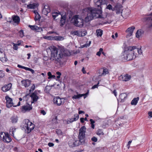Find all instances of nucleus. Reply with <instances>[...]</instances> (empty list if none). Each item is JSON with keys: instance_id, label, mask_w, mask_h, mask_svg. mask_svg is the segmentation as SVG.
I'll return each mask as SVG.
<instances>
[{"instance_id": "f257e3e1", "label": "nucleus", "mask_w": 152, "mask_h": 152, "mask_svg": "<svg viewBox=\"0 0 152 152\" xmlns=\"http://www.w3.org/2000/svg\"><path fill=\"white\" fill-rule=\"evenodd\" d=\"M96 6L99 8L98 9L93 7L86 8L83 9L81 13L82 17L85 18V21L88 22L93 20L94 18H102V0H94Z\"/></svg>"}, {"instance_id": "f03ea898", "label": "nucleus", "mask_w": 152, "mask_h": 152, "mask_svg": "<svg viewBox=\"0 0 152 152\" xmlns=\"http://www.w3.org/2000/svg\"><path fill=\"white\" fill-rule=\"evenodd\" d=\"M51 51V56L50 59L51 61H54L56 62H60L65 54V51L58 49L54 46L50 47Z\"/></svg>"}, {"instance_id": "7ed1b4c3", "label": "nucleus", "mask_w": 152, "mask_h": 152, "mask_svg": "<svg viewBox=\"0 0 152 152\" xmlns=\"http://www.w3.org/2000/svg\"><path fill=\"white\" fill-rule=\"evenodd\" d=\"M137 54V53H134L132 46H128L124 51L123 58L127 61H130L135 59Z\"/></svg>"}, {"instance_id": "20e7f679", "label": "nucleus", "mask_w": 152, "mask_h": 152, "mask_svg": "<svg viewBox=\"0 0 152 152\" xmlns=\"http://www.w3.org/2000/svg\"><path fill=\"white\" fill-rule=\"evenodd\" d=\"M24 125L23 128L26 133H29L34 128V125L29 121L28 119H26L24 121Z\"/></svg>"}, {"instance_id": "39448f33", "label": "nucleus", "mask_w": 152, "mask_h": 152, "mask_svg": "<svg viewBox=\"0 0 152 152\" xmlns=\"http://www.w3.org/2000/svg\"><path fill=\"white\" fill-rule=\"evenodd\" d=\"M72 21L76 26L82 27L83 26V19L78 15L74 16L72 19Z\"/></svg>"}, {"instance_id": "423d86ee", "label": "nucleus", "mask_w": 152, "mask_h": 152, "mask_svg": "<svg viewBox=\"0 0 152 152\" xmlns=\"http://www.w3.org/2000/svg\"><path fill=\"white\" fill-rule=\"evenodd\" d=\"M86 130V128L84 126L82 127L79 129L78 138L80 142V144H83L85 142Z\"/></svg>"}, {"instance_id": "0eeeda50", "label": "nucleus", "mask_w": 152, "mask_h": 152, "mask_svg": "<svg viewBox=\"0 0 152 152\" xmlns=\"http://www.w3.org/2000/svg\"><path fill=\"white\" fill-rule=\"evenodd\" d=\"M5 98L6 100V106L7 107L10 108L12 106L14 107H16V106H14L12 99L11 98L8 96H6Z\"/></svg>"}, {"instance_id": "6e6552de", "label": "nucleus", "mask_w": 152, "mask_h": 152, "mask_svg": "<svg viewBox=\"0 0 152 152\" xmlns=\"http://www.w3.org/2000/svg\"><path fill=\"white\" fill-rule=\"evenodd\" d=\"M4 134L5 135L3 136V141L6 142L8 143L11 142L12 140L10 137V135L8 133H6L4 132H1L0 133V137H1V135H2L3 134Z\"/></svg>"}, {"instance_id": "1a4fd4ad", "label": "nucleus", "mask_w": 152, "mask_h": 152, "mask_svg": "<svg viewBox=\"0 0 152 152\" xmlns=\"http://www.w3.org/2000/svg\"><path fill=\"white\" fill-rule=\"evenodd\" d=\"M134 29L135 27L134 26H132V27L128 28L126 31V33H127L126 37L128 38L132 35L133 33L134 30Z\"/></svg>"}, {"instance_id": "9d476101", "label": "nucleus", "mask_w": 152, "mask_h": 152, "mask_svg": "<svg viewBox=\"0 0 152 152\" xmlns=\"http://www.w3.org/2000/svg\"><path fill=\"white\" fill-rule=\"evenodd\" d=\"M52 15L54 20H57L62 15L60 12L57 10L54 11L52 12Z\"/></svg>"}, {"instance_id": "9b49d317", "label": "nucleus", "mask_w": 152, "mask_h": 152, "mask_svg": "<svg viewBox=\"0 0 152 152\" xmlns=\"http://www.w3.org/2000/svg\"><path fill=\"white\" fill-rule=\"evenodd\" d=\"M77 117V118H69L67 120H63V123L65 124H68L70 123L71 122H72L74 121H76L79 118V115H76Z\"/></svg>"}, {"instance_id": "f8f14e48", "label": "nucleus", "mask_w": 152, "mask_h": 152, "mask_svg": "<svg viewBox=\"0 0 152 152\" xmlns=\"http://www.w3.org/2000/svg\"><path fill=\"white\" fill-rule=\"evenodd\" d=\"M38 92L39 93L40 91H35L31 95V97L33 101L32 103H34L35 102H36L39 98L38 95Z\"/></svg>"}, {"instance_id": "ddd939ff", "label": "nucleus", "mask_w": 152, "mask_h": 152, "mask_svg": "<svg viewBox=\"0 0 152 152\" xmlns=\"http://www.w3.org/2000/svg\"><path fill=\"white\" fill-rule=\"evenodd\" d=\"M131 76L128 75L126 74L121 75L120 76L119 79L121 80L125 81H127L130 79Z\"/></svg>"}, {"instance_id": "4468645a", "label": "nucleus", "mask_w": 152, "mask_h": 152, "mask_svg": "<svg viewBox=\"0 0 152 152\" xmlns=\"http://www.w3.org/2000/svg\"><path fill=\"white\" fill-rule=\"evenodd\" d=\"M32 109V107L29 105H27L22 106L21 111L23 113L28 112Z\"/></svg>"}, {"instance_id": "2eb2a0df", "label": "nucleus", "mask_w": 152, "mask_h": 152, "mask_svg": "<svg viewBox=\"0 0 152 152\" xmlns=\"http://www.w3.org/2000/svg\"><path fill=\"white\" fill-rule=\"evenodd\" d=\"M62 99H61L59 97H57L54 98L53 99V101L54 104L59 106L62 104Z\"/></svg>"}, {"instance_id": "dca6fc26", "label": "nucleus", "mask_w": 152, "mask_h": 152, "mask_svg": "<svg viewBox=\"0 0 152 152\" xmlns=\"http://www.w3.org/2000/svg\"><path fill=\"white\" fill-rule=\"evenodd\" d=\"M21 83L22 86L27 87L30 86L31 81L28 79L23 80L21 81Z\"/></svg>"}, {"instance_id": "f3484780", "label": "nucleus", "mask_w": 152, "mask_h": 152, "mask_svg": "<svg viewBox=\"0 0 152 152\" xmlns=\"http://www.w3.org/2000/svg\"><path fill=\"white\" fill-rule=\"evenodd\" d=\"M115 10L116 11V13L117 14L122 13V6L120 4H117L115 7Z\"/></svg>"}, {"instance_id": "a211bd4d", "label": "nucleus", "mask_w": 152, "mask_h": 152, "mask_svg": "<svg viewBox=\"0 0 152 152\" xmlns=\"http://www.w3.org/2000/svg\"><path fill=\"white\" fill-rule=\"evenodd\" d=\"M50 11V7L48 5H45L42 10V13L45 15H47Z\"/></svg>"}, {"instance_id": "6ab92c4d", "label": "nucleus", "mask_w": 152, "mask_h": 152, "mask_svg": "<svg viewBox=\"0 0 152 152\" xmlns=\"http://www.w3.org/2000/svg\"><path fill=\"white\" fill-rule=\"evenodd\" d=\"M12 84L11 83L8 84V85H5L4 86L2 87V90L4 92H6L10 89Z\"/></svg>"}, {"instance_id": "aec40b11", "label": "nucleus", "mask_w": 152, "mask_h": 152, "mask_svg": "<svg viewBox=\"0 0 152 152\" xmlns=\"http://www.w3.org/2000/svg\"><path fill=\"white\" fill-rule=\"evenodd\" d=\"M88 94V92H87V93H86V94H78L77 95H74L73 97V99H79L81 97H82V96H84V98H85L87 96Z\"/></svg>"}, {"instance_id": "412c9836", "label": "nucleus", "mask_w": 152, "mask_h": 152, "mask_svg": "<svg viewBox=\"0 0 152 152\" xmlns=\"http://www.w3.org/2000/svg\"><path fill=\"white\" fill-rule=\"evenodd\" d=\"M28 26L32 30H35L37 31H42V29L41 27H39L36 26L29 25Z\"/></svg>"}, {"instance_id": "4be33fe9", "label": "nucleus", "mask_w": 152, "mask_h": 152, "mask_svg": "<svg viewBox=\"0 0 152 152\" xmlns=\"http://www.w3.org/2000/svg\"><path fill=\"white\" fill-rule=\"evenodd\" d=\"M60 18H61L60 21V26H62L64 24L66 20V17L65 15H62Z\"/></svg>"}, {"instance_id": "5701e85b", "label": "nucleus", "mask_w": 152, "mask_h": 152, "mask_svg": "<svg viewBox=\"0 0 152 152\" xmlns=\"http://www.w3.org/2000/svg\"><path fill=\"white\" fill-rule=\"evenodd\" d=\"M71 141H70L69 143V145L71 147H73L75 146H78L80 144V140H75L74 139V144H72L71 143Z\"/></svg>"}, {"instance_id": "b1692460", "label": "nucleus", "mask_w": 152, "mask_h": 152, "mask_svg": "<svg viewBox=\"0 0 152 152\" xmlns=\"http://www.w3.org/2000/svg\"><path fill=\"white\" fill-rule=\"evenodd\" d=\"M38 4L36 3H33L32 4H29L27 6V7L29 9H35L37 7Z\"/></svg>"}, {"instance_id": "393cba45", "label": "nucleus", "mask_w": 152, "mask_h": 152, "mask_svg": "<svg viewBox=\"0 0 152 152\" xmlns=\"http://www.w3.org/2000/svg\"><path fill=\"white\" fill-rule=\"evenodd\" d=\"M132 48H133V50L135 53H137L136 52H137L138 53L141 55L142 53V51L141 48H137L135 46H132Z\"/></svg>"}, {"instance_id": "a878e982", "label": "nucleus", "mask_w": 152, "mask_h": 152, "mask_svg": "<svg viewBox=\"0 0 152 152\" xmlns=\"http://www.w3.org/2000/svg\"><path fill=\"white\" fill-rule=\"evenodd\" d=\"M139 100V97L134 98L131 102V104L132 105H136L137 104Z\"/></svg>"}, {"instance_id": "bb28decb", "label": "nucleus", "mask_w": 152, "mask_h": 152, "mask_svg": "<svg viewBox=\"0 0 152 152\" xmlns=\"http://www.w3.org/2000/svg\"><path fill=\"white\" fill-rule=\"evenodd\" d=\"M13 21L18 24L19 22L20 19L19 17L17 16H15L12 17Z\"/></svg>"}, {"instance_id": "cd10ccee", "label": "nucleus", "mask_w": 152, "mask_h": 152, "mask_svg": "<svg viewBox=\"0 0 152 152\" xmlns=\"http://www.w3.org/2000/svg\"><path fill=\"white\" fill-rule=\"evenodd\" d=\"M127 97V94L125 93H123L121 94L119 96V99H121V101L122 102H124V99Z\"/></svg>"}, {"instance_id": "c85d7f7f", "label": "nucleus", "mask_w": 152, "mask_h": 152, "mask_svg": "<svg viewBox=\"0 0 152 152\" xmlns=\"http://www.w3.org/2000/svg\"><path fill=\"white\" fill-rule=\"evenodd\" d=\"M143 31L141 29H139L137 31L136 34V36L137 38H139L143 34Z\"/></svg>"}, {"instance_id": "c756f323", "label": "nucleus", "mask_w": 152, "mask_h": 152, "mask_svg": "<svg viewBox=\"0 0 152 152\" xmlns=\"http://www.w3.org/2000/svg\"><path fill=\"white\" fill-rule=\"evenodd\" d=\"M11 122L13 123H15L17 122L18 120V117L17 116H13L11 118Z\"/></svg>"}, {"instance_id": "7c9ffc66", "label": "nucleus", "mask_w": 152, "mask_h": 152, "mask_svg": "<svg viewBox=\"0 0 152 152\" xmlns=\"http://www.w3.org/2000/svg\"><path fill=\"white\" fill-rule=\"evenodd\" d=\"M34 13L35 15V18H34L35 20V21H37L39 20L41 18L39 14L37 12L35 11H34Z\"/></svg>"}, {"instance_id": "2f4dec72", "label": "nucleus", "mask_w": 152, "mask_h": 152, "mask_svg": "<svg viewBox=\"0 0 152 152\" xmlns=\"http://www.w3.org/2000/svg\"><path fill=\"white\" fill-rule=\"evenodd\" d=\"M0 59L3 62H5L7 60V59L5 55H4V56H0Z\"/></svg>"}, {"instance_id": "473e14b6", "label": "nucleus", "mask_w": 152, "mask_h": 152, "mask_svg": "<svg viewBox=\"0 0 152 152\" xmlns=\"http://www.w3.org/2000/svg\"><path fill=\"white\" fill-rule=\"evenodd\" d=\"M108 73L109 72L107 69L106 68H103V72L102 73L101 76H105L106 74H108Z\"/></svg>"}, {"instance_id": "72a5a7b5", "label": "nucleus", "mask_w": 152, "mask_h": 152, "mask_svg": "<svg viewBox=\"0 0 152 152\" xmlns=\"http://www.w3.org/2000/svg\"><path fill=\"white\" fill-rule=\"evenodd\" d=\"M96 33L98 36L101 37L103 31L100 29H97L96 31Z\"/></svg>"}, {"instance_id": "f704fd0d", "label": "nucleus", "mask_w": 152, "mask_h": 152, "mask_svg": "<svg viewBox=\"0 0 152 152\" xmlns=\"http://www.w3.org/2000/svg\"><path fill=\"white\" fill-rule=\"evenodd\" d=\"M54 38V40H62L64 39V37L61 36H55Z\"/></svg>"}, {"instance_id": "c9c22d12", "label": "nucleus", "mask_w": 152, "mask_h": 152, "mask_svg": "<svg viewBox=\"0 0 152 152\" xmlns=\"http://www.w3.org/2000/svg\"><path fill=\"white\" fill-rule=\"evenodd\" d=\"M80 31H75L73 32H71L72 34L74 35H77L80 36Z\"/></svg>"}, {"instance_id": "e433bc0d", "label": "nucleus", "mask_w": 152, "mask_h": 152, "mask_svg": "<svg viewBox=\"0 0 152 152\" xmlns=\"http://www.w3.org/2000/svg\"><path fill=\"white\" fill-rule=\"evenodd\" d=\"M43 38L45 39L49 40H54V37L51 36H45L43 37Z\"/></svg>"}, {"instance_id": "4c0bfd02", "label": "nucleus", "mask_w": 152, "mask_h": 152, "mask_svg": "<svg viewBox=\"0 0 152 152\" xmlns=\"http://www.w3.org/2000/svg\"><path fill=\"white\" fill-rule=\"evenodd\" d=\"M96 134L99 135H103L104 134L102 131V130L99 129L98 130Z\"/></svg>"}, {"instance_id": "58836bf2", "label": "nucleus", "mask_w": 152, "mask_h": 152, "mask_svg": "<svg viewBox=\"0 0 152 152\" xmlns=\"http://www.w3.org/2000/svg\"><path fill=\"white\" fill-rule=\"evenodd\" d=\"M106 8L109 10H111L113 11L115 10V8H112V5L110 4L107 6Z\"/></svg>"}, {"instance_id": "ea45409f", "label": "nucleus", "mask_w": 152, "mask_h": 152, "mask_svg": "<svg viewBox=\"0 0 152 152\" xmlns=\"http://www.w3.org/2000/svg\"><path fill=\"white\" fill-rule=\"evenodd\" d=\"M87 32L86 31H80V36H84L86 35Z\"/></svg>"}, {"instance_id": "a19ab883", "label": "nucleus", "mask_w": 152, "mask_h": 152, "mask_svg": "<svg viewBox=\"0 0 152 152\" xmlns=\"http://www.w3.org/2000/svg\"><path fill=\"white\" fill-rule=\"evenodd\" d=\"M16 129L15 128H12L10 129V132L11 134L14 136V133Z\"/></svg>"}, {"instance_id": "79ce46f5", "label": "nucleus", "mask_w": 152, "mask_h": 152, "mask_svg": "<svg viewBox=\"0 0 152 152\" xmlns=\"http://www.w3.org/2000/svg\"><path fill=\"white\" fill-rule=\"evenodd\" d=\"M91 43V41H89L88 42H87L86 44H85L83 45V47H86L90 45Z\"/></svg>"}, {"instance_id": "37998d69", "label": "nucleus", "mask_w": 152, "mask_h": 152, "mask_svg": "<svg viewBox=\"0 0 152 152\" xmlns=\"http://www.w3.org/2000/svg\"><path fill=\"white\" fill-rule=\"evenodd\" d=\"M103 49L102 48H100L99 51L98 52L96 53V55L99 56H100L101 54V52H102Z\"/></svg>"}, {"instance_id": "c03bdc74", "label": "nucleus", "mask_w": 152, "mask_h": 152, "mask_svg": "<svg viewBox=\"0 0 152 152\" xmlns=\"http://www.w3.org/2000/svg\"><path fill=\"white\" fill-rule=\"evenodd\" d=\"M20 34V36L21 37H23L24 36V32L23 30H21L19 32Z\"/></svg>"}, {"instance_id": "a18cd8bd", "label": "nucleus", "mask_w": 152, "mask_h": 152, "mask_svg": "<svg viewBox=\"0 0 152 152\" xmlns=\"http://www.w3.org/2000/svg\"><path fill=\"white\" fill-rule=\"evenodd\" d=\"M35 88V86L34 84H33V85L31 86V89L29 90V92H31L33 91Z\"/></svg>"}, {"instance_id": "49530a36", "label": "nucleus", "mask_w": 152, "mask_h": 152, "mask_svg": "<svg viewBox=\"0 0 152 152\" xmlns=\"http://www.w3.org/2000/svg\"><path fill=\"white\" fill-rule=\"evenodd\" d=\"M99 81L98 83L96 85H95L93 86L91 88V89H94V88H97L98 86V85L99 84Z\"/></svg>"}, {"instance_id": "de8ad7c7", "label": "nucleus", "mask_w": 152, "mask_h": 152, "mask_svg": "<svg viewBox=\"0 0 152 152\" xmlns=\"http://www.w3.org/2000/svg\"><path fill=\"white\" fill-rule=\"evenodd\" d=\"M13 48L14 50H17V49H18V45H16V44H14V43H13Z\"/></svg>"}, {"instance_id": "09e8293b", "label": "nucleus", "mask_w": 152, "mask_h": 152, "mask_svg": "<svg viewBox=\"0 0 152 152\" xmlns=\"http://www.w3.org/2000/svg\"><path fill=\"white\" fill-rule=\"evenodd\" d=\"M92 141L94 142H96L97 141V138H96L95 137H93L91 139Z\"/></svg>"}, {"instance_id": "8fccbe9b", "label": "nucleus", "mask_w": 152, "mask_h": 152, "mask_svg": "<svg viewBox=\"0 0 152 152\" xmlns=\"http://www.w3.org/2000/svg\"><path fill=\"white\" fill-rule=\"evenodd\" d=\"M4 76V73L2 72L1 71H0V77H3Z\"/></svg>"}, {"instance_id": "3c124183", "label": "nucleus", "mask_w": 152, "mask_h": 152, "mask_svg": "<svg viewBox=\"0 0 152 152\" xmlns=\"http://www.w3.org/2000/svg\"><path fill=\"white\" fill-rule=\"evenodd\" d=\"M48 75L49 76L48 77V79H50L52 78V75L50 72H48Z\"/></svg>"}, {"instance_id": "603ef678", "label": "nucleus", "mask_w": 152, "mask_h": 152, "mask_svg": "<svg viewBox=\"0 0 152 152\" xmlns=\"http://www.w3.org/2000/svg\"><path fill=\"white\" fill-rule=\"evenodd\" d=\"M3 50H0V56H4V55H5L4 53H3Z\"/></svg>"}, {"instance_id": "864d4df0", "label": "nucleus", "mask_w": 152, "mask_h": 152, "mask_svg": "<svg viewBox=\"0 0 152 152\" xmlns=\"http://www.w3.org/2000/svg\"><path fill=\"white\" fill-rule=\"evenodd\" d=\"M48 145L49 147H50L53 146L54 145L53 143H51V142L48 143Z\"/></svg>"}, {"instance_id": "5fc2aeb1", "label": "nucleus", "mask_w": 152, "mask_h": 152, "mask_svg": "<svg viewBox=\"0 0 152 152\" xmlns=\"http://www.w3.org/2000/svg\"><path fill=\"white\" fill-rule=\"evenodd\" d=\"M41 113L43 115H45L46 114V112L44 110H42L41 111Z\"/></svg>"}, {"instance_id": "6e6d98bb", "label": "nucleus", "mask_w": 152, "mask_h": 152, "mask_svg": "<svg viewBox=\"0 0 152 152\" xmlns=\"http://www.w3.org/2000/svg\"><path fill=\"white\" fill-rule=\"evenodd\" d=\"M82 71L83 74H85L86 73V71L85 70V69L84 67H83L82 69Z\"/></svg>"}, {"instance_id": "4d7b16f0", "label": "nucleus", "mask_w": 152, "mask_h": 152, "mask_svg": "<svg viewBox=\"0 0 152 152\" xmlns=\"http://www.w3.org/2000/svg\"><path fill=\"white\" fill-rule=\"evenodd\" d=\"M70 141H71V143L72 144H74V139H71L69 141V142H68V143H69V142H70Z\"/></svg>"}, {"instance_id": "13d9d810", "label": "nucleus", "mask_w": 152, "mask_h": 152, "mask_svg": "<svg viewBox=\"0 0 152 152\" xmlns=\"http://www.w3.org/2000/svg\"><path fill=\"white\" fill-rule=\"evenodd\" d=\"M18 67L19 68H21L22 69H24L25 66H22L21 65H18Z\"/></svg>"}, {"instance_id": "bf43d9fd", "label": "nucleus", "mask_w": 152, "mask_h": 152, "mask_svg": "<svg viewBox=\"0 0 152 152\" xmlns=\"http://www.w3.org/2000/svg\"><path fill=\"white\" fill-rule=\"evenodd\" d=\"M148 115L149 116L151 117H152V111L151 112H149L148 113Z\"/></svg>"}, {"instance_id": "052dcab7", "label": "nucleus", "mask_w": 152, "mask_h": 152, "mask_svg": "<svg viewBox=\"0 0 152 152\" xmlns=\"http://www.w3.org/2000/svg\"><path fill=\"white\" fill-rule=\"evenodd\" d=\"M113 94H114L115 96H117V92L115 90H114L113 92Z\"/></svg>"}, {"instance_id": "680f3d73", "label": "nucleus", "mask_w": 152, "mask_h": 152, "mask_svg": "<svg viewBox=\"0 0 152 152\" xmlns=\"http://www.w3.org/2000/svg\"><path fill=\"white\" fill-rule=\"evenodd\" d=\"M21 41H18L17 42V44H16L18 46H19L21 45Z\"/></svg>"}, {"instance_id": "e2e57ef3", "label": "nucleus", "mask_w": 152, "mask_h": 152, "mask_svg": "<svg viewBox=\"0 0 152 152\" xmlns=\"http://www.w3.org/2000/svg\"><path fill=\"white\" fill-rule=\"evenodd\" d=\"M90 121L91 122V124H94L95 123V121L92 119H90Z\"/></svg>"}, {"instance_id": "0e129e2a", "label": "nucleus", "mask_w": 152, "mask_h": 152, "mask_svg": "<svg viewBox=\"0 0 152 152\" xmlns=\"http://www.w3.org/2000/svg\"><path fill=\"white\" fill-rule=\"evenodd\" d=\"M80 122L82 123H83L84 122V118H80Z\"/></svg>"}, {"instance_id": "69168bd1", "label": "nucleus", "mask_w": 152, "mask_h": 152, "mask_svg": "<svg viewBox=\"0 0 152 152\" xmlns=\"http://www.w3.org/2000/svg\"><path fill=\"white\" fill-rule=\"evenodd\" d=\"M24 69H25V70H28V71H30V70L31 69V68L25 67Z\"/></svg>"}, {"instance_id": "338daca9", "label": "nucleus", "mask_w": 152, "mask_h": 152, "mask_svg": "<svg viewBox=\"0 0 152 152\" xmlns=\"http://www.w3.org/2000/svg\"><path fill=\"white\" fill-rule=\"evenodd\" d=\"M56 74L58 76L61 75V73L60 72H56Z\"/></svg>"}, {"instance_id": "774afa93", "label": "nucleus", "mask_w": 152, "mask_h": 152, "mask_svg": "<svg viewBox=\"0 0 152 152\" xmlns=\"http://www.w3.org/2000/svg\"><path fill=\"white\" fill-rule=\"evenodd\" d=\"M27 55L28 56L27 59H29L30 58L31 56V54L30 53H28Z\"/></svg>"}]
</instances>
